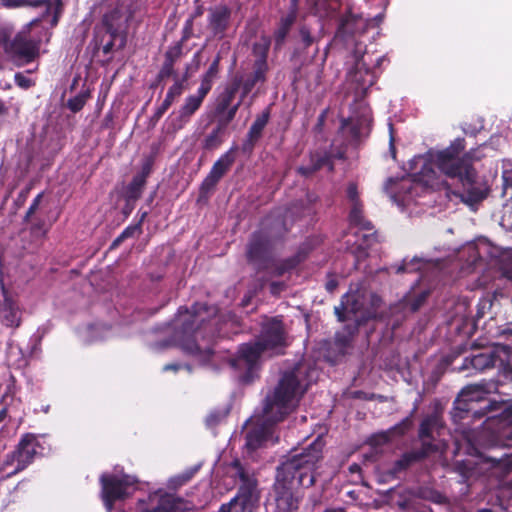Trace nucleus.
I'll return each instance as SVG.
<instances>
[{
    "instance_id": "c756f323",
    "label": "nucleus",
    "mask_w": 512,
    "mask_h": 512,
    "mask_svg": "<svg viewBox=\"0 0 512 512\" xmlns=\"http://www.w3.org/2000/svg\"><path fill=\"white\" fill-rule=\"evenodd\" d=\"M240 81L236 80L232 85L227 87L225 91L219 97V103L217 106L218 112H224L230 107L231 102L233 101L235 94L239 88Z\"/></svg>"
},
{
    "instance_id": "052dcab7",
    "label": "nucleus",
    "mask_w": 512,
    "mask_h": 512,
    "mask_svg": "<svg viewBox=\"0 0 512 512\" xmlns=\"http://www.w3.org/2000/svg\"><path fill=\"white\" fill-rule=\"evenodd\" d=\"M334 287H335V285H334V283H332V282H329V283L327 284V288H328V290H332Z\"/></svg>"
},
{
    "instance_id": "39448f33",
    "label": "nucleus",
    "mask_w": 512,
    "mask_h": 512,
    "mask_svg": "<svg viewBox=\"0 0 512 512\" xmlns=\"http://www.w3.org/2000/svg\"><path fill=\"white\" fill-rule=\"evenodd\" d=\"M285 346L283 325L280 320L273 319L263 326L261 336L256 342L240 346L232 365L244 372L245 381H251L259 368L261 357L265 354H280Z\"/></svg>"
},
{
    "instance_id": "a878e982",
    "label": "nucleus",
    "mask_w": 512,
    "mask_h": 512,
    "mask_svg": "<svg viewBox=\"0 0 512 512\" xmlns=\"http://www.w3.org/2000/svg\"><path fill=\"white\" fill-rule=\"evenodd\" d=\"M14 48L19 54L20 59L25 62L32 61L38 53L37 46L30 41H18L14 44Z\"/></svg>"
},
{
    "instance_id": "79ce46f5",
    "label": "nucleus",
    "mask_w": 512,
    "mask_h": 512,
    "mask_svg": "<svg viewBox=\"0 0 512 512\" xmlns=\"http://www.w3.org/2000/svg\"><path fill=\"white\" fill-rule=\"evenodd\" d=\"M493 302L489 297L483 298L478 303L476 317L477 319L483 318L488 311L491 310Z\"/></svg>"
},
{
    "instance_id": "69168bd1",
    "label": "nucleus",
    "mask_w": 512,
    "mask_h": 512,
    "mask_svg": "<svg viewBox=\"0 0 512 512\" xmlns=\"http://www.w3.org/2000/svg\"><path fill=\"white\" fill-rule=\"evenodd\" d=\"M502 258H509V255L505 253L504 255H502Z\"/></svg>"
},
{
    "instance_id": "ea45409f",
    "label": "nucleus",
    "mask_w": 512,
    "mask_h": 512,
    "mask_svg": "<svg viewBox=\"0 0 512 512\" xmlns=\"http://www.w3.org/2000/svg\"><path fill=\"white\" fill-rule=\"evenodd\" d=\"M422 260L418 258H413L409 262L406 260L403 261V264L397 267V272H413L422 268Z\"/></svg>"
},
{
    "instance_id": "6ab92c4d",
    "label": "nucleus",
    "mask_w": 512,
    "mask_h": 512,
    "mask_svg": "<svg viewBox=\"0 0 512 512\" xmlns=\"http://www.w3.org/2000/svg\"><path fill=\"white\" fill-rule=\"evenodd\" d=\"M1 4L6 7H19L24 5L38 6L45 3L47 12L52 14L51 24L56 25L62 11L61 0H0Z\"/></svg>"
},
{
    "instance_id": "5fc2aeb1",
    "label": "nucleus",
    "mask_w": 512,
    "mask_h": 512,
    "mask_svg": "<svg viewBox=\"0 0 512 512\" xmlns=\"http://www.w3.org/2000/svg\"><path fill=\"white\" fill-rule=\"evenodd\" d=\"M182 368V365L180 364H168V365H165L163 370L164 371H177L178 369Z\"/></svg>"
},
{
    "instance_id": "603ef678",
    "label": "nucleus",
    "mask_w": 512,
    "mask_h": 512,
    "mask_svg": "<svg viewBox=\"0 0 512 512\" xmlns=\"http://www.w3.org/2000/svg\"><path fill=\"white\" fill-rule=\"evenodd\" d=\"M301 37L303 39V41L305 42L306 45H310L313 41L310 33L308 30H306L305 28L301 29Z\"/></svg>"
},
{
    "instance_id": "58836bf2",
    "label": "nucleus",
    "mask_w": 512,
    "mask_h": 512,
    "mask_svg": "<svg viewBox=\"0 0 512 512\" xmlns=\"http://www.w3.org/2000/svg\"><path fill=\"white\" fill-rule=\"evenodd\" d=\"M221 131L222 129L220 127L214 129L205 139V148L207 149H215L217 148L221 143H222V139H221Z\"/></svg>"
},
{
    "instance_id": "20e7f679",
    "label": "nucleus",
    "mask_w": 512,
    "mask_h": 512,
    "mask_svg": "<svg viewBox=\"0 0 512 512\" xmlns=\"http://www.w3.org/2000/svg\"><path fill=\"white\" fill-rule=\"evenodd\" d=\"M324 442L317 437L301 453L291 455L277 469L274 498L267 505L268 512H296L303 494L315 482V468L322 457Z\"/></svg>"
},
{
    "instance_id": "473e14b6",
    "label": "nucleus",
    "mask_w": 512,
    "mask_h": 512,
    "mask_svg": "<svg viewBox=\"0 0 512 512\" xmlns=\"http://www.w3.org/2000/svg\"><path fill=\"white\" fill-rule=\"evenodd\" d=\"M270 47V38L268 36H261L253 45V53L258 59L267 58V53Z\"/></svg>"
},
{
    "instance_id": "2eb2a0df",
    "label": "nucleus",
    "mask_w": 512,
    "mask_h": 512,
    "mask_svg": "<svg viewBox=\"0 0 512 512\" xmlns=\"http://www.w3.org/2000/svg\"><path fill=\"white\" fill-rule=\"evenodd\" d=\"M358 109L359 111H354L347 120L342 122L341 127L344 131H349L354 140L367 136L371 126L370 109L363 102L359 103Z\"/></svg>"
},
{
    "instance_id": "2f4dec72",
    "label": "nucleus",
    "mask_w": 512,
    "mask_h": 512,
    "mask_svg": "<svg viewBox=\"0 0 512 512\" xmlns=\"http://www.w3.org/2000/svg\"><path fill=\"white\" fill-rule=\"evenodd\" d=\"M463 253H467L469 258L467 260V267L473 266L474 269H476L478 266L481 265V258H480V249L479 247L474 243H468L463 248Z\"/></svg>"
},
{
    "instance_id": "b1692460",
    "label": "nucleus",
    "mask_w": 512,
    "mask_h": 512,
    "mask_svg": "<svg viewBox=\"0 0 512 512\" xmlns=\"http://www.w3.org/2000/svg\"><path fill=\"white\" fill-rule=\"evenodd\" d=\"M267 249V240L261 234H254L248 245L247 257L250 261L263 259Z\"/></svg>"
},
{
    "instance_id": "37998d69",
    "label": "nucleus",
    "mask_w": 512,
    "mask_h": 512,
    "mask_svg": "<svg viewBox=\"0 0 512 512\" xmlns=\"http://www.w3.org/2000/svg\"><path fill=\"white\" fill-rule=\"evenodd\" d=\"M140 230V224H137V225H134V226H130V227H127L122 233L120 236H118L113 244H112V247H116L118 246L125 238H128L132 235H134V233L138 232Z\"/></svg>"
},
{
    "instance_id": "13d9d810",
    "label": "nucleus",
    "mask_w": 512,
    "mask_h": 512,
    "mask_svg": "<svg viewBox=\"0 0 512 512\" xmlns=\"http://www.w3.org/2000/svg\"><path fill=\"white\" fill-rule=\"evenodd\" d=\"M325 512H346L344 508L337 507V508H327Z\"/></svg>"
},
{
    "instance_id": "f704fd0d",
    "label": "nucleus",
    "mask_w": 512,
    "mask_h": 512,
    "mask_svg": "<svg viewBox=\"0 0 512 512\" xmlns=\"http://www.w3.org/2000/svg\"><path fill=\"white\" fill-rule=\"evenodd\" d=\"M182 93V83H175L167 91L166 97L161 105L159 113L166 111L173 103L174 99Z\"/></svg>"
},
{
    "instance_id": "dca6fc26",
    "label": "nucleus",
    "mask_w": 512,
    "mask_h": 512,
    "mask_svg": "<svg viewBox=\"0 0 512 512\" xmlns=\"http://www.w3.org/2000/svg\"><path fill=\"white\" fill-rule=\"evenodd\" d=\"M437 419L435 417H428L424 419L420 425L419 436L423 443V452L421 455L407 454L404 455L400 460L397 461L396 465L399 469L407 467L411 461L418 457L427 455L429 452L438 450L437 445L431 444L427 441L431 437V431L436 426Z\"/></svg>"
},
{
    "instance_id": "412c9836",
    "label": "nucleus",
    "mask_w": 512,
    "mask_h": 512,
    "mask_svg": "<svg viewBox=\"0 0 512 512\" xmlns=\"http://www.w3.org/2000/svg\"><path fill=\"white\" fill-rule=\"evenodd\" d=\"M0 322L7 327H17L20 323L18 307L11 298L6 296L0 302Z\"/></svg>"
},
{
    "instance_id": "a18cd8bd",
    "label": "nucleus",
    "mask_w": 512,
    "mask_h": 512,
    "mask_svg": "<svg viewBox=\"0 0 512 512\" xmlns=\"http://www.w3.org/2000/svg\"><path fill=\"white\" fill-rule=\"evenodd\" d=\"M15 82L22 88H29L32 85L31 80L20 73L15 74Z\"/></svg>"
},
{
    "instance_id": "7c9ffc66",
    "label": "nucleus",
    "mask_w": 512,
    "mask_h": 512,
    "mask_svg": "<svg viewBox=\"0 0 512 512\" xmlns=\"http://www.w3.org/2000/svg\"><path fill=\"white\" fill-rule=\"evenodd\" d=\"M198 471V466L191 467L185 471H183L180 474H177L171 478H169L167 482V486L170 489H177L183 485H185L187 482H189L192 477L196 474Z\"/></svg>"
},
{
    "instance_id": "864d4df0",
    "label": "nucleus",
    "mask_w": 512,
    "mask_h": 512,
    "mask_svg": "<svg viewBox=\"0 0 512 512\" xmlns=\"http://www.w3.org/2000/svg\"><path fill=\"white\" fill-rule=\"evenodd\" d=\"M240 103H237L236 105L232 106L231 108H229L228 110V113H227V120L230 121L234 118L237 110H238V107H239Z\"/></svg>"
},
{
    "instance_id": "1a4fd4ad",
    "label": "nucleus",
    "mask_w": 512,
    "mask_h": 512,
    "mask_svg": "<svg viewBox=\"0 0 512 512\" xmlns=\"http://www.w3.org/2000/svg\"><path fill=\"white\" fill-rule=\"evenodd\" d=\"M507 343H497L484 351L466 357L459 370L484 371L496 367L506 378L512 380V331L502 332Z\"/></svg>"
},
{
    "instance_id": "7ed1b4c3",
    "label": "nucleus",
    "mask_w": 512,
    "mask_h": 512,
    "mask_svg": "<svg viewBox=\"0 0 512 512\" xmlns=\"http://www.w3.org/2000/svg\"><path fill=\"white\" fill-rule=\"evenodd\" d=\"M317 371L306 363H299L290 372H285L278 386L265 399L261 414L253 415L247 424L250 430L246 435V448L254 451L267 444L274 443L273 426L289 414L297 405L300 397L310 383L316 380Z\"/></svg>"
},
{
    "instance_id": "680f3d73",
    "label": "nucleus",
    "mask_w": 512,
    "mask_h": 512,
    "mask_svg": "<svg viewBox=\"0 0 512 512\" xmlns=\"http://www.w3.org/2000/svg\"><path fill=\"white\" fill-rule=\"evenodd\" d=\"M486 284H487V280L486 279L481 280L480 285H486Z\"/></svg>"
},
{
    "instance_id": "6e6552de",
    "label": "nucleus",
    "mask_w": 512,
    "mask_h": 512,
    "mask_svg": "<svg viewBox=\"0 0 512 512\" xmlns=\"http://www.w3.org/2000/svg\"><path fill=\"white\" fill-rule=\"evenodd\" d=\"M346 197L349 204V221L350 224L358 227L359 231L355 232L353 238L355 241L350 245L351 240L346 241L347 249L356 258L361 259L367 256V249L375 241L372 233L373 227L362 214V204L359 200V192L356 184L350 183L346 189Z\"/></svg>"
},
{
    "instance_id": "cd10ccee",
    "label": "nucleus",
    "mask_w": 512,
    "mask_h": 512,
    "mask_svg": "<svg viewBox=\"0 0 512 512\" xmlns=\"http://www.w3.org/2000/svg\"><path fill=\"white\" fill-rule=\"evenodd\" d=\"M312 166L308 167H300L299 172L305 176L311 174L313 171H316L324 166H328L329 169H332V165L330 162L329 156L325 153L323 155L315 154L311 157Z\"/></svg>"
},
{
    "instance_id": "c9c22d12",
    "label": "nucleus",
    "mask_w": 512,
    "mask_h": 512,
    "mask_svg": "<svg viewBox=\"0 0 512 512\" xmlns=\"http://www.w3.org/2000/svg\"><path fill=\"white\" fill-rule=\"evenodd\" d=\"M409 424H410L409 421H405L401 425L394 427L391 431L375 435L372 438V441L375 442V443H379V444L380 443H386L387 441L390 440V435L391 434H396V433L402 434V433H404V431L408 428Z\"/></svg>"
},
{
    "instance_id": "c03bdc74",
    "label": "nucleus",
    "mask_w": 512,
    "mask_h": 512,
    "mask_svg": "<svg viewBox=\"0 0 512 512\" xmlns=\"http://www.w3.org/2000/svg\"><path fill=\"white\" fill-rule=\"evenodd\" d=\"M83 105H84L83 97H75L73 99H70L68 102V107L74 112L80 110L83 107Z\"/></svg>"
},
{
    "instance_id": "393cba45",
    "label": "nucleus",
    "mask_w": 512,
    "mask_h": 512,
    "mask_svg": "<svg viewBox=\"0 0 512 512\" xmlns=\"http://www.w3.org/2000/svg\"><path fill=\"white\" fill-rule=\"evenodd\" d=\"M219 63H220V57L217 56L211 63L207 72L202 77L201 84L198 88V89H200V92L208 94L209 91L211 90L213 81L217 77L218 72H219Z\"/></svg>"
},
{
    "instance_id": "72a5a7b5",
    "label": "nucleus",
    "mask_w": 512,
    "mask_h": 512,
    "mask_svg": "<svg viewBox=\"0 0 512 512\" xmlns=\"http://www.w3.org/2000/svg\"><path fill=\"white\" fill-rule=\"evenodd\" d=\"M268 122V114L263 113L262 115L258 116L257 119L252 124L250 130H249V138L251 141L256 140L262 133V130L266 126Z\"/></svg>"
},
{
    "instance_id": "e2e57ef3",
    "label": "nucleus",
    "mask_w": 512,
    "mask_h": 512,
    "mask_svg": "<svg viewBox=\"0 0 512 512\" xmlns=\"http://www.w3.org/2000/svg\"><path fill=\"white\" fill-rule=\"evenodd\" d=\"M356 468H358L356 465L355 466H351V470L352 471H356Z\"/></svg>"
},
{
    "instance_id": "09e8293b",
    "label": "nucleus",
    "mask_w": 512,
    "mask_h": 512,
    "mask_svg": "<svg viewBox=\"0 0 512 512\" xmlns=\"http://www.w3.org/2000/svg\"><path fill=\"white\" fill-rule=\"evenodd\" d=\"M288 30L289 29L286 27H283V26L279 27V29L275 33L276 45H280L283 42Z\"/></svg>"
},
{
    "instance_id": "de8ad7c7",
    "label": "nucleus",
    "mask_w": 512,
    "mask_h": 512,
    "mask_svg": "<svg viewBox=\"0 0 512 512\" xmlns=\"http://www.w3.org/2000/svg\"><path fill=\"white\" fill-rule=\"evenodd\" d=\"M503 180H504V194L508 195L512 194V179L508 176L507 171L503 172Z\"/></svg>"
},
{
    "instance_id": "0e129e2a",
    "label": "nucleus",
    "mask_w": 512,
    "mask_h": 512,
    "mask_svg": "<svg viewBox=\"0 0 512 512\" xmlns=\"http://www.w3.org/2000/svg\"><path fill=\"white\" fill-rule=\"evenodd\" d=\"M356 468H358L356 465L355 466H351V470L352 471H356Z\"/></svg>"
},
{
    "instance_id": "9b49d317",
    "label": "nucleus",
    "mask_w": 512,
    "mask_h": 512,
    "mask_svg": "<svg viewBox=\"0 0 512 512\" xmlns=\"http://www.w3.org/2000/svg\"><path fill=\"white\" fill-rule=\"evenodd\" d=\"M44 437L37 436L31 433L25 434L17 449L8 454L4 462L3 471H6L7 476L14 475L25 469L33 459L42 455L45 452Z\"/></svg>"
},
{
    "instance_id": "f3484780",
    "label": "nucleus",
    "mask_w": 512,
    "mask_h": 512,
    "mask_svg": "<svg viewBox=\"0 0 512 512\" xmlns=\"http://www.w3.org/2000/svg\"><path fill=\"white\" fill-rule=\"evenodd\" d=\"M231 9L226 5L212 7L208 11L207 27L213 36L223 38L229 27Z\"/></svg>"
},
{
    "instance_id": "0eeeda50",
    "label": "nucleus",
    "mask_w": 512,
    "mask_h": 512,
    "mask_svg": "<svg viewBox=\"0 0 512 512\" xmlns=\"http://www.w3.org/2000/svg\"><path fill=\"white\" fill-rule=\"evenodd\" d=\"M380 302L381 299L377 295L364 288L355 291L351 289L343 296L341 304L335 307V314L340 321L353 323L352 330L349 331L352 333L359 325L376 317Z\"/></svg>"
},
{
    "instance_id": "8fccbe9b",
    "label": "nucleus",
    "mask_w": 512,
    "mask_h": 512,
    "mask_svg": "<svg viewBox=\"0 0 512 512\" xmlns=\"http://www.w3.org/2000/svg\"><path fill=\"white\" fill-rule=\"evenodd\" d=\"M501 274L506 278L512 279V261L509 265H503L500 267Z\"/></svg>"
},
{
    "instance_id": "a19ab883",
    "label": "nucleus",
    "mask_w": 512,
    "mask_h": 512,
    "mask_svg": "<svg viewBox=\"0 0 512 512\" xmlns=\"http://www.w3.org/2000/svg\"><path fill=\"white\" fill-rule=\"evenodd\" d=\"M298 1L299 0H291V11L288 13L287 16L282 18L281 26L290 29V27L292 26L296 19Z\"/></svg>"
},
{
    "instance_id": "c85d7f7f",
    "label": "nucleus",
    "mask_w": 512,
    "mask_h": 512,
    "mask_svg": "<svg viewBox=\"0 0 512 512\" xmlns=\"http://www.w3.org/2000/svg\"><path fill=\"white\" fill-rule=\"evenodd\" d=\"M108 330L101 324L91 325L81 331V337L86 342H95L106 337Z\"/></svg>"
},
{
    "instance_id": "5701e85b",
    "label": "nucleus",
    "mask_w": 512,
    "mask_h": 512,
    "mask_svg": "<svg viewBox=\"0 0 512 512\" xmlns=\"http://www.w3.org/2000/svg\"><path fill=\"white\" fill-rule=\"evenodd\" d=\"M428 294L429 291L427 289H421L419 284H417L412 287L410 293L405 297L401 307L413 313L424 303Z\"/></svg>"
},
{
    "instance_id": "423d86ee",
    "label": "nucleus",
    "mask_w": 512,
    "mask_h": 512,
    "mask_svg": "<svg viewBox=\"0 0 512 512\" xmlns=\"http://www.w3.org/2000/svg\"><path fill=\"white\" fill-rule=\"evenodd\" d=\"M217 312L215 307H207L204 304H196L192 311L179 310L175 321L176 327H181V336L179 343L183 351L193 356L199 363L205 364L212 355V350L208 345L200 346L195 341L200 332L198 329L204 324L208 316L215 315Z\"/></svg>"
},
{
    "instance_id": "774afa93",
    "label": "nucleus",
    "mask_w": 512,
    "mask_h": 512,
    "mask_svg": "<svg viewBox=\"0 0 512 512\" xmlns=\"http://www.w3.org/2000/svg\"><path fill=\"white\" fill-rule=\"evenodd\" d=\"M145 216H146V213H143L141 216L140 222L144 219Z\"/></svg>"
},
{
    "instance_id": "49530a36",
    "label": "nucleus",
    "mask_w": 512,
    "mask_h": 512,
    "mask_svg": "<svg viewBox=\"0 0 512 512\" xmlns=\"http://www.w3.org/2000/svg\"><path fill=\"white\" fill-rule=\"evenodd\" d=\"M42 200V194H38L37 197L33 200L32 204L30 205L26 217L29 219L32 217L35 213V211L38 209L40 202Z\"/></svg>"
},
{
    "instance_id": "bf43d9fd",
    "label": "nucleus",
    "mask_w": 512,
    "mask_h": 512,
    "mask_svg": "<svg viewBox=\"0 0 512 512\" xmlns=\"http://www.w3.org/2000/svg\"><path fill=\"white\" fill-rule=\"evenodd\" d=\"M7 410L5 408L0 410V422L6 417Z\"/></svg>"
},
{
    "instance_id": "f8f14e48",
    "label": "nucleus",
    "mask_w": 512,
    "mask_h": 512,
    "mask_svg": "<svg viewBox=\"0 0 512 512\" xmlns=\"http://www.w3.org/2000/svg\"><path fill=\"white\" fill-rule=\"evenodd\" d=\"M102 499L108 512H112L113 503L130 496L137 489V480L126 474H103L100 478Z\"/></svg>"
},
{
    "instance_id": "aec40b11",
    "label": "nucleus",
    "mask_w": 512,
    "mask_h": 512,
    "mask_svg": "<svg viewBox=\"0 0 512 512\" xmlns=\"http://www.w3.org/2000/svg\"><path fill=\"white\" fill-rule=\"evenodd\" d=\"M234 161L233 156L227 152L222 155L213 165L209 175L205 178L203 182L204 188L213 187L219 179L225 174L228 168L232 165Z\"/></svg>"
},
{
    "instance_id": "bb28decb",
    "label": "nucleus",
    "mask_w": 512,
    "mask_h": 512,
    "mask_svg": "<svg viewBox=\"0 0 512 512\" xmlns=\"http://www.w3.org/2000/svg\"><path fill=\"white\" fill-rule=\"evenodd\" d=\"M146 182V175L144 173L134 176L131 183L128 185L126 190V198L129 201H135L141 196L142 189Z\"/></svg>"
},
{
    "instance_id": "6e6d98bb",
    "label": "nucleus",
    "mask_w": 512,
    "mask_h": 512,
    "mask_svg": "<svg viewBox=\"0 0 512 512\" xmlns=\"http://www.w3.org/2000/svg\"><path fill=\"white\" fill-rule=\"evenodd\" d=\"M282 284L280 283H272L271 285V292L276 294L282 289Z\"/></svg>"
},
{
    "instance_id": "4468645a",
    "label": "nucleus",
    "mask_w": 512,
    "mask_h": 512,
    "mask_svg": "<svg viewBox=\"0 0 512 512\" xmlns=\"http://www.w3.org/2000/svg\"><path fill=\"white\" fill-rule=\"evenodd\" d=\"M367 65L365 55H355V63L347 74V81L353 87L356 98L364 96L376 81L375 73Z\"/></svg>"
},
{
    "instance_id": "338daca9",
    "label": "nucleus",
    "mask_w": 512,
    "mask_h": 512,
    "mask_svg": "<svg viewBox=\"0 0 512 512\" xmlns=\"http://www.w3.org/2000/svg\"><path fill=\"white\" fill-rule=\"evenodd\" d=\"M213 415H210L208 418V422H212Z\"/></svg>"
},
{
    "instance_id": "e433bc0d",
    "label": "nucleus",
    "mask_w": 512,
    "mask_h": 512,
    "mask_svg": "<svg viewBox=\"0 0 512 512\" xmlns=\"http://www.w3.org/2000/svg\"><path fill=\"white\" fill-rule=\"evenodd\" d=\"M336 4L334 1L317 0L314 4V12L320 17L330 16L332 11H335Z\"/></svg>"
},
{
    "instance_id": "a211bd4d",
    "label": "nucleus",
    "mask_w": 512,
    "mask_h": 512,
    "mask_svg": "<svg viewBox=\"0 0 512 512\" xmlns=\"http://www.w3.org/2000/svg\"><path fill=\"white\" fill-rule=\"evenodd\" d=\"M130 16V12L124 6L114 9L104 16L103 23L112 38L126 29Z\"/></svg>"
},
{
    "instance_id": "3c124183",
    "label": "nucleus",
    "mask_w": 512,
    "mask_h": 512,
    "mask_svg": "<svg viewBox=\"0 0 512 512\" xmlns=\"http://www.w3.org/2000/svg\"><path fill=\"white\" fill-rule=\"evenodd\" d=\"M256 83L257 82H254V80L252 78L246 80L243 85V96L247 95Z\"/></svg>"
},
{
    "instance_id": "4be33fe9",
    "label": "nucleus",
    "mask_w": 512,
    "mask_h": 512,
    "mask_svg": "<svg viewBox=\"0 0 512 512\" xmlns=\"http://www.w3.org/2000/svg\"><path fill=\"white\" fill-rule=\"evenodd\" d=\"M206 95L207 93H202L198 89L196 94L190 95L185 99L184 104L179 110L180 127L186 124L190 117L200 108Z\"/></svg>"
},
{
    "instance_id": "f257e3e1",
    "label": "nucleus",
    "mask_w": 512,
    "mask_h": 512,
    "mask_svg": "<svg viewBox=\"0 0 512 512\" xmlns=\"http://www.w3.org/2000/svg\"><path fill=\"white\" fill-rule=\"evenodd\" d=\"M464 148V139L457 138L445 149H431L413 157L409 161L410 174L389 178L384 184V191L393 203L403 209L426 188L445 186L446 177L461 184V200L473 207L487 196L488 186L477 176L471 161L486 156L484 151L490 148L484 144L461 158Z\"/></svg>"
},
{
    "instance_id": "4d7b16f0",
    "label": "nucleus",
    "mask_w": 512,
    "mask_h": 512,
    "mask_svg": "<svg viewBox=\"0 0 512 512\" xmlns=\"http://www.w3.org/2000/svg\"><path fill=\"white\" fill-rule=\"evenodd\" d=\"M113 38L111 37V40L109 42H107L104 46H103V52L104 53H109L112 49V46H113Z\"/></svg>"
},
{
    "instance_id": "9d476101",
    "label": "nucleus",
    "mask_w": 512,
    "mask_h": 512,
    "mask_svg": "<svg viewBox=\"0 0 512 512\" xmlns=\"http://www.w3.org/2000/svg\"><path fill=\"white\" fill-rule=\"evenodd\" d=\"M233 468L241 485L237 495L229 503L223 504L219 512H254L260 500L257 480L246 473L238 461L234 462Z\"/></svg>"
},
{
    "instance_id": "f03ea898",
    "label": "nucleus",
    "mask_w": 512,
    "mask_h": 512,
    "mask_svg": "<svg viewBox=\"0 0 512 512\" xmlns=\"http://www.w3.org/2000/svg\"><path fill=\"white\" fill-rule=\"evenodd\" d=\"M487 394L483 385H468L454 402L455 418H465L469 413L480 418L486 412H499L487 418L483 435L477 439L467 438L468 453L475 456V460H467V464L472 466L467 472L468 476L490 473L501 477L512 468V458L506 453L486 455L478 449V446L490 448L505 445L504 439H512V403L488 399Z\"/></svg>"
},
{
    "instance_id": "4c0bfd02",
    "label": "nucleus",
    "mask_w": 512,
    "mask_h": 512,
    "mask_svg": "<svg viewBox=\"0 0 512 512\" xmlns=\"http://www.w3.org/2000/svg\"><path fill=\"white\" fill-rule=\"evenodd\" d=\"M254 68L255 70L252 76L254 82L264 81L265 74L268 69L267 61L265 59H257L255 61Z\"/></svg>"
},
{
    "instance_id": "ddd939ff",
    "label": "nucleus",
    "mask_w": 512,
    "mask_h": 512,
    "mask_svg": "<svg viewBox=\"0 0 512 512\" xmlns=\"http://www.w3.org/2000/svg\"><path fill=\"white\" fill-rule=\"evenodd\" d=\"M190 508L189 502L162 490L150 493L145 499H139L137 504V512H182Z\"/></svg>"
}]
</instances>
